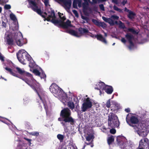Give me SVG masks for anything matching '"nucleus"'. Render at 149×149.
I'll use <instances>...</instances> for the list:
<instances>
[{
  "label": "nucleus",
  "instance_id": "nucleus-1",
  "mask_svg": "<svg viewBox=\"0 0 149 149\" xmlns=\"http://www.w3.org/2000/svg\"><path fill=\"white\" fill-rule=\"evenodd\" d=\"M31 7L38 14L41 15L43 17L45 18L44 21L47 20L48 21H51L52 23L56 25H59L64 28H67L71 26V22L69 20L66 22L63 21L66 19L65 16L63 13H58L59 17L61 20L59 21L56 18L55 14L54 11L52 9H48L47 12L42 13L40 9L38 8L37 6L36 3L31 0H28Z\"/></svg>",
  "mask_w": 149,
  "mask_h": 149
},
{
  "label": "nucleus",
  "instance_id": "nucleus-2",
  "mask_svg": "<svg viewBox=\"0 0 149 149\" xmlns=\"http://www.w3.org/2000/svg\"><path fill=\"white\" fill-rule=\"evenodd\" d=\"M10 17L14 22L10 26L9 30L5 33V42L8 45H11L15 40L18 46H21L24 44L23 39L22 33L18 30V25L16 17L12 13L10 14Z\"/></svg>",
  "mask_w": 149,
  "mask_h": 149
},
{
  "label": "nucleus",
  "instance_id": "nucleus-3",
  "mask_svg": "<svg viewBox=\"0 0 149 149\" xmlns=\"http://www.w3.org/2000/svg\"><path fill=\"white\" fill-rule=\"evenodd\" d=\"M16 69L20 74H23L28 77L26 78L25 79L19 78L25 81L33 89L36 91L41 101L42 102L43 104L45 109L47 113L48 107L46 102L44 99V98L46 97L45 92L40 87L39 84L33 79L32 75L29 72H25L23 70L18 67L16 68Z\"/></svg>",
  "mask_w": 149,
  "mask_h": 149
},
{
  "label": "nucleus",
  "instance_id": "nucleus-4",
  "mask_svg": "<svg viewBox=\"0 0 149 149\" xmlns=\"http://www.w3.org/2000/svg\"><path fill=\"white\" fill-rule=\"evenodd\" d=\"M131 115V113L127 115L126 118L127 122L129 124L128 122L130 119L131 122L135 124L134 125H133L132 126L138 134L140 136L142 137L146 136L149 132V127L146 126L144 124L139 123L137 124L138 122V120L137 118L134 116Z\"/></svg>",
  "mask_w": 149,
  "mask_h": 149
},
{
  "label": "nucleus",
  "instance_id": "nucleus-5",
  "mask_svg": "<svg viewBox=\"0 0 149 149\" xmlns=\"http://www.w3.org/2000/svg\"><path fill=\"white\" fill-rule=\"evenodd\" d=\"M49 89L50 91L54 95L58 98L64 104H65V102L70 100V98H68L66 93L56 84H52L50 86Z\"/></svg>",
  "mask_w": 149,
  "mask_h": 149
},
{
  "label": "nucleus",
  "instance_id": "nucleus-6",
  "mask_svg": "<svg viewBox=\"0 0 149 149\" xmlns=\"http://www.w3.org/2000/svg\"><path fill=\"white\" fill-rule=\"evenodd\" d=\"M17 56L19 61L23 64H26L27 60L29 62V67L31 68L34 67L35 65L34 61L30 56L25 50L23 49L19 50L17 53Z\"/></svg>",
  "mask_w": 149,
  "mask_h": 149
},
{
  "label": "nucleus",
  "instance_id": "nucleus-7",
  "mask_svg": "<svg viewBox=\"0 0 149 149\" xmlns=\"http://www.w3.org/2000/svg\"><path fill=\"white\" fill-rule=\"evenodd\" d=\"M70 112L68 108H65L62 110L61 112L60 116L62 118H59L58 120L61 122V123L63 126H65V123L71 122L72 123L73 122V120L70 116Z\"/></svg>",
  "mask_w": 149,
  "mask_h": 149
},
{
  "label": "nucleus",
  "instance_id": "nucleus-8",
  "mask_svg": "<svg viewBox=\"0 0 149 149\" xmlns=\"http://www.w3.org/2000/svg\"><path fill=\"white\" fill-rule=\"evenodd\" d=\"M95 88L100 90V95L102 93L103 90L108 94H111L113 91L112 87L110 86H107L104 83L100 82L97 83Z\"/></svg>",
  "mask_w": 149,
  "mask_h": 149
},
{
  "label": "nucleus",
  "instance_id": "nucleus-9",
  "mask_svg": "<svg viewBox=\"0 0 149 149\" xmlns=\"http://www.w3.org/2000/svg\"><path fill=\"white\" fill-rule=\"evenodd\" d=\"M108 125L111 127H118L119 125L118 117L113 113H110L109 115Z\"/></svg>",
  "mask_w": 149,
  "mask_h": 149
},
{
  "label": "nucleus",
  "instance_id": "nucleus-10",
  "mask_svg": "<svg viewBox=\"0 0 149 149\" xmlns=\"http://www.w3.org/2000/svg\"><path fill=\"white\" fill-rule=\"evenodd\" d=\"M79 33L72 30H68L67 32L70 34L77 37H79L84 34L88 33V35L91 37H93V35L89 32L88 30L86 29L80 28L79 29Z\"/></svg>",
  "mask_w": 149,
  "mask_h": 149
},
{
  "label": "nucleus",
  "instance_id": "nucleus-11",
  "mask_svg": "<svg viewBox=\"0 0 149 149\" xmlns=\"http://www.w3.org/2000/svg\"><path fill=\"white\" fill-rule=\"evenodd\" d=\"M92 100L88 97L85 99L82 104V110L83 111H85L91 107L92 106Z\"/></svg>",
  "mask_w": 149,
  "mask_h": 149
},
{
  "label": "nucleus",
  "instance_id": "nucleus-12",
  "mask_svg": "<svg viewBox=\"0 0 149 149\" xmlns=\"http://www.w3.org/2000/svg\"><path fill=\"white\" fill-rule=\"evenodd\" d=\"M84 2L83 3L82 6L83 8V11L86 14L88 15L91 13V10L88 6V2H90V0H84ZM93 3H96L97 2V0H92Z\"/></svg>",
  "mask_w": 149,
  "mask_h": 149
},
{
  "label": "nucleus",
  "instance_id": "nucleus-13",
  "mask_svg": "<svg viewBox=\"0 0 149 149\" xmlns=\"http://www.w3.org/2000/svg\"><path fill=\"white\" fill-rule=\"evenodd\" d=\"M125 37L130 43V45L129 47V49L130 50L133 49L134 44L133 42L134 39L133 36L130 33H128L125 35Z\"/></svg>",
  "mask_w": 149,
  "mask_h": 149
},
{
  "label": "nucleus",
  "instance_id": "nucleus-14",
  "mask_svg": "<svg viewBox=\"0 0 149 149\" xmlns=\"http://www.w3.org/2000/svg\"><path fill=\"white\" fill-rule=\"evenodd\" d=\"M111 103L113 104L114 105V107H115V108L114 109H112V110H113L114 111H115L119 109V105L114 101L111 100V99L108 100L106 104V107L107 108H109L111 105Z\"/></svg>",
  "mask_w": 149,
  "mask_h": 149
},
{
  "label": "nucleus",
  "instance_id": "nucleus-15",
  "mask_svg": "<svg viewBox=\"0 0 149 149\" xmlns=\"http://www.w3.org/2000/svg\"><path fill=\"white\" fill-rule=\"evenodd\" d=\"M57 1L63 3L65 8L68 11L71 5V0H55Z\"/></svg>",
  "mask_w": 149,
  "mask_h": 149
},
{
  "label": "nucleus",
  "instance_id": "nucleus-16",
  "mask_svg": "<svg viewBox=\"0 0 149 149\" xmlns=\"http://www.w3.org/2000/svg\"><path fill=\"white\" fill-rule=\"evenodd\" d=\"M134 147L133 143L129 141L128 143H127V145L126 143H123L122 144L121 148L122 149H132Z\"/></svg>",
  "mask_w": 149,
  "mask_h": 149
},
{
  "label": "nucleus",
  "instance_id": "nucleus-17",
  "mask_svg": "<svg viewBox=\"0 0 149 149\" xmlns=\"http://www.w3.org/2000/svg\"><path fill=\"white\" fill-rule=\"evenodd\" d=\"M149 143L148 139L147 138H144L141 139L139 143V146L143 147L148 146Z\"/></svg>",
  "mask_w": 149,
  "mask_h": 149
},
{
  "label": "nucleus",
  "instance_id": "nucleus-18",
  "mask_svg": "<svg viewBox=\"0 0 149 149\" xmlns=\"http://www.w3.org/2000/svg\"><path fill=\"white\" fill-rule=\"evenodd\" d=\"M97 39L101 41L104 44L106 45L107 44V41L106 38L104 37L101 34H97L95 36Z\"/></svg>",
  "mask_w": 149,
  "mask_h": 149
},
{
  "label": "nucleus",
  "instance_id": "nucleus-19",
  "mask_svg": "<svg viewBox=\"0 0 149 149\" xmlns=\"http://www.w3.org/2000/svg\"><path fill=\"white\" fill-rule=\"evenodd\" d=\"M27 145V144L24 141L23 142H21L20 143V145L18 146L17 148L18 149L23 148L24 147H26Z\"/></svg>",
  "mask_w": 149,
  "mask_h": 149
},
{
  "label": "nucleus",
  "instance_id": "nucleus-20",
  "mask_svg": "<svg viewBox=\"0 0 149 149\" xmlns=\"http://www.w3.org/2000/svg\"><path fill=\"white\" fill-rule=\"evenodd\" d=\"M4 68L8 72H9L10 74H12V75H13V76H14L16 77H18L17 76V75L15 73L13 72L12 69H11L10 68H9L7 67H6V68Z\"/></svg>",
  "mask_w": 149,
  "mask_h": 149
},
{
  "label": "nucleus",
  "instance_id": "nucleus-21",
  "mask_svg": "<svg viewBox=\"0 0 149 149\" xmlns=\"http://www.w3.org/2000/svg\"><path fill=\"white\" fill-rule=\"evenodd\" d=\"M114 139L113 136H111L109 137L107 139V142L108 144L109 145L113 141Z\"/></svg>",
  "mask_w": 149,
  "mask_h": 149
},
{
  "label": "nucleus",
  "instance_id": "nucleus-22",
  "mask_svg": "<svg viewBox=\"0 0 149 149\" xmlns=\"http://www.w3.org/2000/svg\"><path fill=\"white\" fill-rule=\"evenodd\" d=\"M128 16L129 18L130 19H132L134 18L135 15L132 11H130Z\"/></svg>",
  "mask_w": 149,
  "mask_h": 149
},
{
  "label": "nucleus",
  "instance_id": "nucleus-23",
  "mask_svg": "<svg viewBox=\"0 0 149 149\" xmlns=\"http://www.w3.org/2000/svg\"><path fill=\"white\" fill-rule=\"evenodd\" d=\"M93 138L94 136L92 134H88L86 137V140L89 141H91V140L93 139Z\"/></svg>",
  "mask_w": 149,
  "mask_h": 149
},
{
  "label": "nucleus",
  "instance_id": "nucleus-24",
  "mask_svg": "<svg viewBox=\"0 0 149 149\" xmlns=\"http://www.w3.org/2000/svg\"><path fill=\"white\" fill-rule=\"evenodd\" d=\"M68 107L71 109H73L74 107V104L72 102H69L68 103Z\"/></svg>",
  "mask_w": 149,
  "mask_h": 149
},
{
  "label": "nucleus",
  "instance_id": "nucleus-25",
  "mask_svg": "<svg viewBox=\"0 0 149 149\" xmlns=\"http://www.w3.org/2000/svg\"><path fill=\"white\" fill-rule=\"evenodd\" d=\"M57 138L61 141L63 140L64 138V136L63 135L61 134H58L57 135Z\"/></svg>",
  "mask_w": 149,
  "mask_h": 149
},
{
  "label": "nucleus",
  "instance_id": "nucleus-26",
  "mask_svg": "<svg viewBox=\"0 0 149 149\" xmlns=\"http://www.w3.org/2000/svg\"><path fill=\"white\" fill-rule=\"evenodd\" d=\"M43 1L46 6L47 8L49 7V0H43Z\"/></svg>",
  "mask_w": 149,
  "mask_h": 149
},
{
  "label": "nucleus",
  "instance_id": "nucleus-27",
  "mask_svg": "<svg viewBox=\"0 0 149 149\" xmlns=\"http://www.w3.org/2000/svg\"><path fill=\"white\" fill-rule=\"evenodd\" d=\"M33 72L36 75H40V73L39 71L37 69H34L33 71Z\"/></svg>",
  "mask_w": 149,
  "mask_h": 149
},
{
  "label": "nucleus",
  "instance_id": "nucleus-28",
  "mask_svg": "<svg viewBox=\"0 0 149 149\" xmlns=\"http://www.w3.org/2000/svg\"><path fill=\"white\" fill-rule=\"evenodd\" d=\"M128 31L134 34H137V32L136 31L133 29L132 28H129L128 29Z\"/></svg>",
  "mask_w": 149,
  "mask_h": 149
},
{
  "label": "nucleus",
  "instance_id": "nucleus-29",
  "mask_svg": "<svg viewBox=\"0 0 149 149\" xmlns=\"http://www.w3.org/2000/svg\"><path fill=\"white\" fill-rule=\"evenodd\" d=\"M30 134L31 135L36 136H38L39 135L38 132H31L30 133Z\"/></svg>",
  "mask_w": 149,
  "mask_h": 149
},
{
  "label": "nucleus",
  "instance_id": "nucleus-30",
  "mask_svg": "<svg viewBox=\"0 0 149 149\" xmlns=\"http://www.w3.org/2000/svg\"><path fill=\"white\" fill-rule=\"evenodd\" d=\"M107 22L111 24H113L114 22L110 18H108V20Z\"/></svg>",
  "mask_w": 149,
  "mask_h": 149
},
{
  "label": "nucleus",
  "instance_id": "nucleus-31",
  "mask_svg": "<svg viewBox=\"0 0 149 149\" xmlns=\"http://www.w3.org/2000/svg\"><path fill=\"white\" fill-rule=\"evenodd\" d=\"M24 139H25L28 142V143L29 144V146H30L31 144V139H28L27 138H24Z\"/></svg>",
  "mask_w": 149,
  "mask_h": 149
},
{
  "label": "nucleus",
  "instance_id": "nucleus-32",
  "mask_svg": "<svg viewBox=\"0 0 149 149\" xmlns=\"http://www.w3.org/2000/svg\"><path fill=\"white\" fill-rule=\"evenodd\" d=\"M4 8L6 9H8L11 8V6L10 5L6 4L4 6Z\"/></svg>",
  "mask_w": 149,
  "mask_h": 149
},
{
  "label": "nucleus",
  "instance_id": "nucleus-33",
  "mask_svg": "<svg viewBox=\"0 0 149 149\" xmlns=\"http://www.w3.org/2000/svg\"><path fill=\"white\" fill-rule=\"evenodd\" d=\"M110 132L112 134H114L116 132V130L115 129L112 128L110 130Z\"/></svg>",
  "mask_w": 149,
  "mask_h": 149
},
{
  "label": "nucleus",
  "instance_id": "nucleus-34",
  "mask_svg": "<svg viewBox=\"0 0 149 149\" xmlns=\"http://www.w3.org/2000/svg\"><path fill=\"white\" fill-rule=\"evenodd\" d=\"M72 12L76 17H78V14L77 11L75 10H73Z\"/></svg>",
  "mask_w": 149,
  "mask_h": 149
},
{
  "label": "nucleus",
  "instance_id": "nucleus-35",
  "mask_svg": "<svg viewBox=\"0 0 149 149\" xmlns=\"http://www.w3.org/2000/svg\"><path fill=\"white\" fill-rule=\"evenodd\" d=\"M111 18L113 19H118L119 17L116 15H112L111 16Z\"/></svg>",
  "mask_w": 149,
  "mask_h": 149
},
{
  "label": "nucleus",
  "instance_id": "nucleus-36",
  "mask_svg": "<svg viewBox=\"0 0 149 149\" xmlns=\"http://www.w3.org/2000/svg\"><path fill=\"white\" fill-rule=\"evenodd\" d=\"M114 9L118 11L119 12H121V10L120 9L118 8L117 6H114L113 7Z\"/></svg>",
  "mask_w": 149,
  "mask_h": 149
},
{
  "label": "nucleus",
  "instance_id": "nucleus-37",
  "mask_svg": "<svg viewBox=\"0 0 149 149\" xmlns=\"http://www.w3.org/2000/svg\"><path fill=\"white\" fill-rule=\"evenodd\" d=\"M92 22H93L96 25H98L99 24V23H98V22L96 19H93Z\"/></svg>",
  "mask_w": 149,
  "mask_h": 149
},
{
  "label": "nucleus",
  "instance_id": "nucleus-38",
  "mask_svg": "<svg viewBox=\"0 0 149 149\" xmlns=\"http://www.w3.org/2000/svg\"><path fill=\"white\" fill-rule=\"evenodd\" d=\"M73 6L74 8H76L77 7V3L75 1H74L73 2Z\"/></svg>",
  "mask_w": 149,
  "mask_h": 149
},
{
  "label": "nucleus",
  "instance_id": "nucleus-39",
  "mask_svg": "<svg viewBox=\"0 0 149 149\" xmlns=\"http://www.w3.org/2000/svg\"><path fill=\"white\" fill-rule=\"evenodd\" d=\"M99 7L100 8V9L102 10H104V6L102 4H100L99 5Z\"/></svg>",
  "mask_w": 149,
  "mask_h": 149
},
{
  "label": "nucleus",
  "instance_id": "nucleus-40",
  "mask_svg": "<svg viewBox=\"0 0 149 149\" xmlns=\"http://www.w3.org/2000/svg\"><path fill=\"white\" fill-rule=\"evenodd\" d=\"M121 41L124 44H125L126 42V40L124 38H122L121 39Z\"/></svg>",
  "mask_w": 149,
  "mask_h": 149
},
{
  "label": "nucleus",
  "instance_id": "nucleus-41",
  "mask_svg": "<svg viewBox=\"0 0 149 149\" xmlns=\"http://www.w3.org/2000/svg\"><path fill=\"white\" fill-rule=\"evenodd\" d=\"M0 60L2 61H4V57L0 53Z\"/></svg>",
  "mask_w": 149,
  "mask_h": 149
},
{
  "label": "nucleus",
  "instance_id": "nucleus-42",
  "mask_svg": "<svg viewBox=\"0 0 149 149\" xmlns=\"http://www.w3.org/2000/svg\"><path fill=\"white\" fill-rule=\"evenodd\" d=\"M102 19L104 21L107 22L108 20V18H107L104 17H102Z\"/></svg>",
  "mask_w": 149,
  "mask_h": 149
},
{
  "label": "nucleus",
  "instance_id": "nucleus-43",
  "mask_svg": "<svg viewBox=\"0 0 149 149\" xmlns=\"http://www.w3.org/2000/svg\"><path fill=\"white\" fill-rule=\"evenodd\" d=\"M81 18L83 19L86 20V22H87L88 21V19L86 17L84 16H81Z\"/></svg>",
  "mask_w": 149,
  "mask_h": 149
},
{
  "label": "nucleus",
  "instance_id": "nucleus-44",
  "mask_svg": "<svg viewBox=\"0 0 149 149\" xmlns=\"http://www.w3.org/2000/svg\"><path fill=\"white\" fill-rule=\"evenodd\" d=\"M5 3V0H0V4H2Z\"/></svg>",
  "mask_w": 149,
  "mask_h": 149
},
{
  "label": "nucleus",
  "instance_id": "nucleus-45",
  "mask_svg": "<svg viewBox=\"0 0 149 149\" xmlns=\"http://www.w3.org/2000/svg\"><path fill=\"white\" fill-rule=\"evenodd\" d=\"M125 111L127 112V113H128L129 112H130V108H126V109H125Z\"/></svg>",
  "mask_w": 149,
  "mask_h": 149
},
{
  "label": "nucleus",
  "instance_id": "nucleus-46",
  "mask_svg": "<svg viewBox=\"0 0 149 149\" xmlns=\"http://www.w3.org/2000/svg\"><path fill=\"white\" fill-rule=\"evenodd\" d=\"M6 120H8V121H9V120L6 118H5V119L4 120V121L2 120H1V121L3 122L4 123L6 124H7V123L6 122Z\"/></svg>",
  "mask_w": 149,
  "mask_h": 149
},
{
  "label": "nucleus",
  "instance_id": "nucleus-47",
  "mask_svg": "<svg viewBox=\"0 0 149 149\" xmlns=\"http://www.w3.org/2000/svg\"><path fill=\"white\" fill-rule=\"evenodd\" d=\"M2 26L4 27H5L6 26V24L4 22H2Z\"/></svg>",
  "mask_w": 149,
  "mask_h": 149
},
{
  "label": "nucleus",
  "instance_id": "nucleus-48",
  "mask_svg": "<svg viewBox=\"0 0 149 149\" xmlns=\"http://www.w3.org/2000/svg\"><path fill=\"white\" fill-rule=\"evenodd\" d=\"M78 6L79 7H81V6L82 5L81 4V2H78Z\"/></svg>",
  "mask_w": 149,
  "mask_h": 149
},
{
  "label": "nucleus",
  "instance_id": "nucleus-49",
  "mask_svg": "<svg viewBox=\"0 0 149 149\" xmlns=\"http://www.w3.org/2000/svg\"><path fill=\"white\" fill-rule=\"evenodd\" d=\"M42 76V77L41 76H40V77L41 78H45L46 77V75L45 74H43Z\"/></svg>",
  "mask_w": 149,
  "mask_h": 149
},
{
  "label": "nucleus",
  "instance_id": "nucleus-50",
  "mask_svg": "<svg viewBox=\"0 0 149 149\" xmlns=\"http://www.w3.org/2000/svg\"><path fill=\"white\" fill-rule=\"evenodd\" d=\"M127 1H123L122 2V3L123 5H124L125 3H127Z\"/></svg>",
  "mask_w": 149,
  "mask_h": 149
},
{
  "label": "nucleus",
  "instance_id": "nucleus-51",
  "mask_svg": "<svg viewBox=\"0 0 149 149\" xmlns=\"http://www.w3.org/2000/svg\"><path fill=\"white\" fill-rule=\"evenodd\" d=\"M0 79H3V80H5L6 81L7 80L6 79L4 78L2 76H1Z\"/></svg>",
  "mask_w": 149,
  "mask_h": 149
},
{
  "label": "nucleus",
  "instance_id": "nucleus-52",
  "mask_svg": "<svg viewBox=\"0 0 149 149\" xmlns=\"http://www.w3.org/2000/svg\"><path fill=\"white\" fill-rule=\"evenodd\" d=\"M71 149V148L69 146H67L66 147V148L65 149Z\"/></svg>",
  "mask_w": 149,
  "mask_h": 149
},
{
  "label": "nucleus",
  "instance_id": "nucleus-53",
  "mask_svg": "<svg viewBox=\"0 0 149 149\" xmlns=\"http://www.w3.org/2000/svg\"><path fill=\"white\" fill-rule=\"evenodd\" d=\"M93 144L92 143V142L91 141V147H93Z\"/></svg>",
  "mask_w": 149,
  "mask_h": 149
},
{
  "label": "nucleus",
  "instance_id": "nucleus-54",
  "mask_svg": "<svg viewBox=\"0 0 149 149\" xmlns=\"http://www.w3.org/2000/svg\"><path fill=\"white\" fill-rule=\"evenodd\" d=\"M104 36L105 37H106L107 36V33H104Z\"/></svg>",
  "mask_w": 149,
  "mask_h": 149
},
{
  "label": "nucleus",
  "instance_id": "nucleus-55",
  "mask_svg": "<svg viewBox=\"0 0 149 149\" xmlns=\"http://www.w3.org/2000/svg\"><path fill=\"white\" fill-rule=\"evenodd\" d=\"M2 8L0 7V13H1L2 11Z\"/></svg>",
  "mask_w": 149,
  "mask_h": 149
},
{
  "label": "nucleus",
  "instance_id": "nucleus-56",
  "mask_svg": "<svg viewBox=\"0 0 149 149\" xmlns=\"http://www.w3.org/2000/svg\"><path fill=\"white\" fill-rule=\"evenodd\" d=\"M101 24H102L104 26V27L105 26V24L104 23H101Z\"/></svg>",
  "mask_w": 149,
  "mask_h": 149
},
{
  "label": "nucleus",
  "instance_id": "nucleus-57",
  "mask_svg": "<svg viewBox=\"0 0 149 149\" xmlns=\"http://www.w3.org/2000/svg\"><path fill=\"white\" fill-rule=\"evenodd\" d=\"M115 44V43H113V44H112V45H114Z\"/></svg>",
  "mask_w": 149,
  "mask_h": 149
},
{
  "label": "nucleus",
  "instance_id": "nucleus-58",
  "mask_svg": "<svg viewBox=\"0 0 149 149\" xmlns=\"http://www.w3.org/2000/svg\"><path fill=\"white\" fill-rule=\"evenodd\" d=\"M122 24V25H123V26H122V27H123V26H124V25H123V24Z\"/></svg>",
  "mask_w": 149,
  "mask_h": 149
},
{
  "label": "nucleus",
  "instance_id": "nucleus-59",
  "mask_svg": "<svg viewBox=\"0 0 149 149\" xmlns=\"http://www.w3.org/2000/svg\"><path fill=\"white\" fill-rule=\"evenodd\" d=\"M0 117L2 118V117H0Z\"/></svg>",
  "mask_w": 149,
  "mask_h": 149
},
{
  "label": "nucleus",
  "instance_id": "nucleus-60",
  "mask_svg": "<svg viewBox=\"0 0 149 149\" xmlns=\"http://www.w3.org/2000/svg\"><path fill=\"white\" fill-rule=\"evenodd\" d=\"M83 22V23H85V22Z\"/></svg>",
  "mask_w": 149,
  "mask_h": 149
},
{
  "label": "nucleus",
  "instance_id": "nucleus-61",
  "mask_svg": "<svg viewBox=\"0 0 149 149\" xmlns=\"http://www.w3.org/2000/svg\"><path fill=\"white\" fill-rule=\"evenodd\" d=\"M103 1H104L105 0H102Z\"/></svg>",
  "mask_w": 149,
  "mask_h": 149
}]
</instances>
